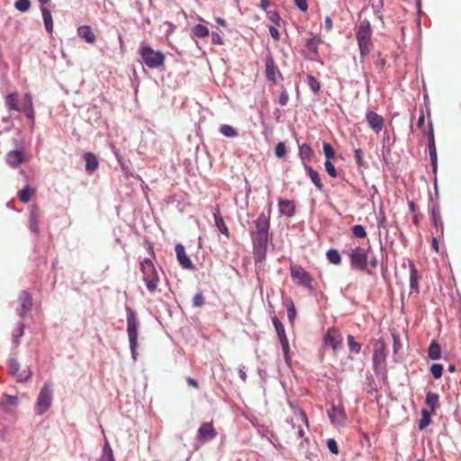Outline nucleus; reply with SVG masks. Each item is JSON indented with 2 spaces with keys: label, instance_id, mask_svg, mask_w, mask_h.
Segmentation results:
<instances>
[{
  "label": "nucleus",
  "instance_id": "1",
  "mask_svg": "<svg viewBox=\"0 0 461 461\" xmlns=\"http://www.w3.org/2000/svg\"><path fill=\"white\" fill-rule=\"evenodd\" d=\"M268 214L261 212L255 221L256 230L251 231L253 243V254L255 263H263L267 258V244L269 240L271 203H269Z\"/></svg>",
  "mask_w": 461,
  "mask_h": 461
},
{
  "label": "nucleus",
  "instance_id": "2",
  "mask_svg": "<svg viewBox=\"0 0 461 461\" xmlns=\"http://www.w3.org/2000/svg\"><path fill=\"white\" fill-rule=\"evenodd\" d=\"M140 271L147 289L150 294H155L158 290L159 276L153 262L149 258L142 260L140 263Z\"/></svg>",
  "mask_w": 461,
  "mask_h": 461
},
{
  "label": "nucleus",
  "instance_id": "3",
  "mask_svg": "<svg viewBox=\"0 0 461 461\" xmlns=\"http://www.w3.org/2000/svg\"><path fill=\"white\" fill-rule=\"evenodd\" d=\"M371 36L372 30L370 23L366 20L362 21L359 23L356 33L357 45L362 58L367 56L371 51L373 45Z\"/></svg>",
  "mask_w": 461,
  "mask_h": 461
},
{
  "label": "nucleus",
  "instance_id": "4",
  "mask_svg": "<svg viewBox=\"0 0 461 461\" xmlns=\"http://www.w3.org/2000/svg\"><path fill=\"white\" fill-rule=\"evenodd\" d=\"M371 247L356 246L348 253L350 267L354 270L366 271Z\"/></svg>",
  "mask_w": 461,
  "mask_h": 461
},
{
  "label": "nucleus",
  "instance_id": "5",
  "mask_svg": "<svg viewBox=\"0 0 461 461\" xmlns=\"http://www.w3.org/2000/svg\"><path fill=\"white\" fill-rule=\"evenodd\" d=\"M138 320L137 315L131 308L127 309V333L132 357L135 359L138 348Z\"/></svg>",
  "mask_w": 461,
  "mask_h": 461
},
{
  "label": "nucleus",
  "instance_id": "6",
  "mask_svg": "<svg viewBox=\"0 0 461 461\" xmlns=\"http://www.w3.org/2000/svg\"><path fill=\"white\" fill-rule=\"evenodd\" d=\"M52 402V388L51 383L46 382L41 387L38 395L36 403L34 405V411L36 415L44 414L51 406Z\"/></svg>",
  "mask_w": 461,
  "mask_h": 461
},
{
  "label": "nucleus",
  "instance_id": "7",
  "mask_svg": "<svg viewBox=\"0 0 461 461\" xmlns=\"http://www.w3.org/2000/svg\"><path fill=\"white\" fill-rule=\"evenodd\" d=\"M140 55L144 64L149 68H158L165 62V55L159 50H154L149 46L141 47Z\"/></svg>",
  "mask_w": 461,
  "mask_h": 461
},
{
  "label": "nucleus",
  "instance_id": "8",
  "mask_svg": "<svg viewBox=\"0 0 461 461\" xmlns=\"http://www.w3.org/2000/svg\"><path fill=\"white\" fill-rule=\"evenodd\" d=\"M290 273H291V277H292L293 281L296 285L305 287L310 291H312L313 289V286H312L313 278L310 275V273L307 272L303 267L296 265V264H291Z\"/></svg>",
  "mask_w": 461,
  "mask_h": 461
},
{
  "label": "nucleus",
  "instance_id": "9",
  "mask_svg": "<svg viewBox=\"0 0 461 461\" xmlns=\"http://www.w3.org/2000/svg\"><path fill=\"white\" fill-rule=\"evenodd\" d=\"M272 322H273V325L276 331V334L278 336L280 344L282 346V350L284 353L285 359L286 362H289L290 361V356H289L290 347H289L288 339L285 334V326L283 325V323L279 321V319L276 316H274L272 318Z\"/></svg>",
  "mask_w": 461,
  "mask_h": 461
},
{
  "label": "nucleus",
  "instance_id": "10",
  "mask_svg": "<svg viewBox=\"0 0 461 461\" xmlns=\"http://www.w3.org/2000/svg\"><path fill=\"white\" fill-rule=\"evenodd\" d=\"M9 373L14 376L17 382H26L32 377V371L29 367L21 370L20 363L16 358H10L8 360Z\"/></svg>",
  "mask_w": 461,
  "mask_h": 461
},
{
  "label": "nucleus",
  "instance_id": "11",
  "mask_svg": "<svg viewBox=\"0 0 461 461\" xmlns=\"http://www.w3.org/2000/svg\"><path fill=\"white\" fill-rule=\"evenodd\" d=\"M428 140H429V154L431 160V166L433 168V172L436 173L438 169V158H437V150H436V143H435V136L432 123H429V131H428Z\"/></svg>",
  "mask_w": 461,
  "mask_h": 461
},
{
  "label": "nucleus",
  "instance_id": "12",
  "mask_svg": "<svg viewBox=\"0 0 461 461\" xmlns=\"http://www.w3.org/2000/svg\"><path fill=\"white\" fill-rule=\"evenodd\" d=\"M20 306L17 308V312L20 316H25L32 308V298L28 291H22L18 297Z\"/></svg>",
  "mask_w": 461,
  "mask_h": 461
},
{
  "label": "nucleus",
  "instance_id": "13",
  "mask_svg": "<svg viewBox=\"0 0 461 461\" xmlns=\"http://www.w3.org/2000/svg\"><path fill=\"white\" fill-rule=\"evenodd\" d=\"M324 345L337 350L342 342V336L336 329H329L324 337Z\"/></svg>",
  "mask_w": 461,
  "mask_h": 461
},
{
  "label": "nucleus",
  "instance_id": "14",
  "mask_svg": "<svg viewBox=\"0 0 461 461\" xmlns=\"http://www.w3.org/2000/svg\"><path fill=\"white\" fill-rule=\"evenodd\" d=\"M280 77V71L276 65V62L271 54H268L266 57V77L268 81L272 82L274 85L276 84L277 77Z\"/></svg>",
  "mask_w": 461,
  "mask_h": 461
},
{
  "label": "nucleus",
  "instance_id": "15",
  "mask_svg": "<svg viewBox=\"0 0 461 461\" xmlns=\"http://www.w3.org/2000/svg\"><path fill=\"white\" fill-rule=\"evenodd\" d=\"M366 120L369 127L376 133L380 132L384 126V119L375 112H367L366 114Z\"/></svg>",
  "mask_w": 461,
  "mask_h": 461
},
{
  "label": "nucleus",
  "instance_id": "16",
  "mask_svg": "<svg viewBox=\"0 0 461 461\" xmlns=\"http://www.w3.org/2000/svg\"><path fill=\"white\" fill-rule=\"evenodd\" d=\"M328 415L331 423L336 426L342 425L347 418L344 409L341 406H336L334 404H332L328 411Z\"/></svg>",
  "mask_w": 461,
  "mask_h": 461
},
{
  "label": "nucleus",
  "instance_id": "17",
  "mask_svg": "<svg viewBox=\"0 0 461 461\" xmlns=\"http://www.w3.org/2000/svg\"><path fill=\"white\" fill-rule=\"evenodd\" d=\"M217 435V432L211 422H204L201 425L198 429V438L202 442H205L213 439Z\"/></svg>",
  "mask_w": 461,
  "mask_h": 461
},
{
  "label": "nucleus",
  "instance_id": "18",
  "mask_svg": "<svg viewBox=\"0 0 461 461\" xmlns=\"http://www.w3.org/2000/svg\"><path fill=\"white\" fill-rule=\"evenodd\" d=\"M26 160L25 154L22 149H14L8 152L6 157L7 164L12 167H17Z\"/></svg>",
  "mask_w": 461,
  "mask_h": 461
},
{
  "label": "nucleus",
  "instance_id": "19",
  "mask_svg": "<svg viewBox=\"0 0 461 461\" xmlns=\"http://www.w3.org/2000/svg\"><path fill=\"white\" fill-rule=\"evenodd\" d=\"M175 250L179 264L185 269H194V266L189 257L186 255L184 246L177 244L175 248Z\"/></svg>",
  "mask_w": 461,
  "mask_h": 461
},
{
  "label": "nucleus",
  "instance_id": "20",
  "mask_svg": "<svg viewBox=\"0 0 461 461\" xmlns=\"http://www.w3.org/2000/svg\"><path fill=\"white\" fill-rule=\"evenodd\" d=\"M279 212L288 218L295 214V204L292 200L279 199L278 200Z\"/></svg>",
  "mask_w": 461,
  "mask_h": 461
},
{
  "label": "nucleus",
  "instance_id": "21",
  "mask_svg": "<svg viewBox=\"0 0 461 461\" xmlns=\"http://www.w3.org/2000/svg\"><path fill=\"white\" fill-rule=\"evenodd\" d=\"M431 220L433 226L435 228V232H433V234L437 236H442L444 226L440 216V212L438 206H433V208L431 209Z\"/></svg>",
  "mask_w": 461,
  "mask_h": 461
},
{
  "label": "nucleus",
  "instance_id": "22",
  "mask_svg": "<svg viewBox=\"0 0 461 461\" xmlns=\"http://www.w3.org/2000/svg\"><path fill=\"white\" fill-rule=\"evenodd\" d=\"M39 220H40V213H39V208L37 206H32L30 210V216H29V229L34 232H39Z\"/></svg>",
  "mask_w": 461,
  "mask_h": 461
},
{
  "label": "nucleus",
  "instance_id": "23",
  "mask_svg": "<svg viewBox=\"0 0 461 461\" xmlns=\"http://www.w3.org/2000/svg\"><path fill=\"white\" fill-rule=\"evenodd\" d=\"M385 360L384 344L383 342L376 344L373 353V362L375 367L382 365Z\"/></svg>",
  "mask_w": 461,
  "mask_h": 461
},
{
  "label": "nucleus",
  "instance_id": "24",
  "mask_svg": "<svg viewBox=\"0 0 461 461\" xmlns=\"http://www.w3.org/2000/svg\"><path fill=\"white\" fill-rule=\"evenodd\" d=\"M213 217L215 221V226L221 231L223 235H225L227 238H230V232L228 230V227L226 226L223 218L221 215L219 207L215 208V211L213 212Z\"/></svg>",
  "mask_w": 461,
  "mask_h": 461
},
{
  "label": "nucleus",
  "instance_id": "25",
  "mask_svg": "<svg viewBox=\"0 0 461 461\" xmlns=\"http://www.w3.org/2000/svg\"><path fill=\"white\" fill-rule=\"evenodd\" d=\"M425 403L429 407V411L435 412L436 409L439 407V396L433 392H428L425 398Z\"/></svg>",
  "mask_w": 461,
  "mask_h": 461
},
{
  "label": "nucleus",
  "instance_id": "26",
  "mask_svg": "<svg viewBox=\"0 0 461 461\" xmlns=\"http://www.w3.org/2000/svg\"><path fill=\"white\" fill-rule=\"evenodd\" d=\"M78 35L84 39L87 43H94L95 41V35L88 25H81L77 29Z\"/></svg>",
  "mask_w": 461,
  "mask_h": 461
},
{
  "label": "nucleus",
  "instance_id": "27",
  "mask_svg": "<svg viewBox=\"0 0 461 461\" xmlns=\"http://www.w3.org/2000/svg\"><path fill=\"white\" fill-rule=\"evenodd\" d=\"M23 112L26 113V116L32 120V122H34V110H33V104H32V95L29 93H26L24 95V104H23Z\"/></svg>",
  "mask_w": 461,
  "mask_h": 461
},
{
  "label": "nucleus",
  "instance_id": "28",
  "mask_svg": "<svg viewBox=\"0 0 461 461\" xmlns=\"http://www.w3.org/2000/svg\"><path fill=\"white\" fill-rule=\"evenodd\" d=\"M41 14H42V18H43L45 28H46L47 32L50 34H51L53 32V21H52L51 13L45 6H41Z\"/></svg>",
  "mask_w": 461,
  "mask_h": 461
},
{
  "label": "nucleus",
  "instance_id": "29",
  "mask_svg": "<svg viewBox=\"0 0 461 461\" xmlns=\"http://www.w3.org/2000/svg\"><path fill=\"white\" fill-rule=\"evenodd\" d=\"M86 171L93 172L98 167V160L92 152H86L84 156Z\"/></svg>",
  "mask_w": 461,
  "mask_h": 461
},
{
  "label": "nucleus",
  "instance_id": "30",
  "mask_svg": "<svg viewBox=\"0 0 461 461\" xmlns=\"http://www.w3.org/2000/svg\"><path fill=\"white\" fill-rule=\"evenodd\" d=\"M5 104L9 110L20 112L21 108L18 104V94L12 93L5 97Z\"/></svg>",
  "mask_w": 461,
  "mask_h": 461
},
{
  "label": "nucleus",
  "instance_id": "31",
  "mask_svg": "<svg viewBox=\"0 0 461 461\" xmlns=\"http://www.w3.org/2000/svg\"><path fill=\"white\" fill-rule=\"evenodd\" d=\"M434 412L429 411L428 409L421 410V419L419 421V429H425L431 423V415Z\"/></svg>",
  "mask_w": 461,
  "mask_h": 461
},
{
  "label": "nucleus",
  "instance_id": "32",
  "mask_svg": "<svg viewBox=\"0 0 461 461\" xmlns=\"http://www.w3.org/2000/svg\"><path fill=\"white\" fill-rule=\"evenodd\" d=\"M309 177L311 178L312 182L314 184V185L317 187L319 191H322L323 185L321 180V176L319 173L312 169L311 167H306Z\"/></svg>",
  "mask_w": 461,
  "mask_h": 461
},
{
  "label": "nucleus",
  "instance_id": "33",
  "mask_svg": "<svg viewBox=\"0 0 461 461\" xmlns=\"http://www.w3.org/2000/svg\"><path fill=\"white\" fill-rule=\"evenodd\" d=\"M440 355L441 349L439 345L435 341L431 342L428 349V357L432 360H437L440 358Z\"/></svg>",
  "mask_w": 461,
  "mask_h": 461
},
{
  "label": "nucleus",
  "instance_id": "34",
  "mask_svg": "<svg viewBox=\"0 0 461 461\" xmlns=\"http://www.w3.org/2000/svg\"><path fill=\"white\" fill-rule=\"evenodd\" d=\"M35 194V189L33 188H31L29 185H26L23 189H22L18 195H19V199L26 203H28L32 196Z\"/></svg>",
  "mask_w": 461,
  "mask_h": 461
},
{
  "label": "nucleus",
  "instance_id": "35",
  "mask_svg": "<svg viewBox=\"0 0 461 461\" xmlns=\"http://www.w3.org/2000/svg\"><path fill=\"white\" fill-rule=\"evenodd\" d=\"M18 398L16 396L4 395L0 400V406L5 410H8L10 406H16Z\"/></svg>",
  "mask_w": 461,
  "mask_h": 461
},
{
  "label": "nucleus",
  "instance_id": "36",
  "mask_svg": "<svg viewBox=\"0 0 461 461\" xmlns=\"http://www.w3.org/2000/svg\"><path fill=\"white\" fill-rule=\"evenodd\" d=\"M328 260L334 265H339L341 263V257L337 249H330L326 253Z\"/></svg>",
  "mask_w": 461,
  "mask_h": 461
},
{
  "label": "nucleus",
  "instance_id": "37",
  "mask_svg": "<svg viewBox=\"0 0 461 461\" xmlns=\"http://www.w3.org/2000/svg\"><path fill=\"white\" fill-rule=\"evenodd\" d=\"M99 461H115L111 446L105 443Z\"/></svg>",
  "mask_w": 461,
  "mask_h": 461
},
{
  "label": "nucleus",
  "instance_id": "38",
  "mask_svg": "<svg viewBox=\"0 0 461 461\" xmlns=\"http://www.w3.org/2000/svg\"><path fill=\"white\" fill-rule=\"evenodd\" d=\"M192 32L194 35L197 38H205L209 35V29L203 25V24H196L193 29Z\"/></svg>",
  "mask_w": 461,
  "mask_h": 461
},
{
  "label": "nucleus",
  "instance_id": "39",
  "mask_svg": "<svg viewBox=\"0 0 461 461\" xmlns=\"http://www.w3.org/2000/svg\"><path fill=\"white\" fill-rule=\"evenodd\" d=\"M321 42V39L318 37H312L308 39L306 41V47L309 51L317 54L318 53V45Z\"/></svg>",
  "mask_w": 461,
  "mask_h": 461
},
{
  "label": "nucleus",
  "instance_id": "40",
  "mask_svg": "<svg viewBox=\"0 0 461 461\" xmlns=\"http://www.w3.org/2000/svg\"><path fill=\"white\" fill-rule=\"evenodd\" d=\"M306 81L310 88L314 92L318 93L320 91L321 86L319 81L312 76L307 75Z\"/></svg>",
  "mask_w": 461,
  "mask_h": 461
},
{
  "label": "nucleus",
  "instance_id": "41",
  "mask_svg": "<svg viewBox=\"0 0 461 461\" xmlns=\"http://www.w3.org/2000/svg\"><path fill=\"white\" fill-rule=\"evenodd\" d=\"M220 131L226 137H236L238 135V131L231 127L230 125L224 124L220 128Z\"/></svg>",
  "mask_w": 461,
  "mask_h": 461
},
{
  "label": "nucleus",
  "instance_id": "42",
  "mask_svg": "<svg viewBox=\"0 0 461 461\" xmlns=\"http://www.w3.org/2000/svg\"><path fill=\"white\" fill-rule=\"evenodd\" d=\"M348 345L352 352L359 353L361 350V345L355 340V338L352 335L348 336Z\"/></svg>",
  "mask_w": 461,
  "mask_h": 461
},
{
  "label": "nucleus",
  "instance_id": "43",
  "mask_svg": "<svg viewBox=\"0 0 461 461\" xmlns=\"http://www.w3.org/2000/svg\"><path fill=\"white\" fill-rule=\"evenodd\" d=\"M410 286L415 292H419L417 270L414 267L411 270Z\"/></svg>",
  "mask_w": 461,
  "mask_h": 461
},
{
  "label": "nucleus",
  "instance_id": "44",
  "mask_svg": "<svg viewBox=\"0 0 461 461\" xmlns=\"http://www.w3.org/2000/svg\"><path fill=\"white\" fill-rule=\"evenodd\" d=\"M351 230L356 238L363 239L366 237V231L365 228L360 224L354 225Z\"/></svg>",
  "mask_w": 461,
  "mask_h": 461
},
{
  "label": "nucleus",
  "instance_id": "45",
  "mask_svg": "<svg viewBox=\"0 0 461 461\" xmlns=\"http://www.w3.org/2000/svg\"><path fill=\"white\" fill-rule=\"evenodd\" d=\"M430 373L435 379H439L443 374V366L440 364H433L430 366Z\"/></svg>",
  "mask_w": 461,
  "mask_h": 461
},
{
  "label": "nucleus",
  "instance_id": "46",
  "mask_svg": "<svg viewBox=\"0 0 461 461\" xmlns=\"http://www.w3.org/2000/svg\"><path fill=\"white\" fill-rule=\"evenodd\" d=\"M14 6L20 12H27L31 7L30 0H17Z\"/></svg>",
  "mask_w": 461,
  "mask_h": 461
},
{
  "label": "nucleus",
  "instance_id": "47",
  "mask_svg": "<svg viewBox=\"0 0 461 461\" xmlns=\"http://www.w3.org/2000/svg\"><path fill=\"white\" fill-rule=\"evenodd\" d=\"M287 317L291 323H293L295 320L296 310L293 301H290L289 304L287 305Z\"/></svg>",
  "mask_w": 461,
  "mask_h": 461
},
{
  "label": "nucleus",
  "instance_id": "48",
  "mask_svg": "<svg viewBox=\"0 0 461 461\" xmlns=\"http://www.w3.org/2000/svg\"><path fill=\"white\" fill-rule=\"evenodd\" d=\"M323 153H324L327 160H329V161L331 158H333L334 156H335V152H334L333 148L331 147L330 144L326 143V142L323 143Z\"/></svg>",
  "mask_w": 461,
  "mask_h": 461
},
{
  "label": "nucleus",
  "instance_id": "49",
  "mask_svg": "<svg viewBox=\"0 0 461 461\" xmlns=\"http://www.w3.org/2000/svg\"><path fill=\"white\" fill-rule=\"evenodd\" d=\"M205 303L204 296L202 292H199L194 294L193 298V305L194 307H202Z\"/></svg>",
  "mask_w": 461,
  "mask_h": 461
},
{
  "label": "nucleus",
  "instance_id": "50",
  "mask_svg": "<svg viewBox=\"0 0 461 461\" xmlns=\"http://www.w3.org/2000/svg\"><path fill=\"white\" fill-rule=\"evenodd\" d=\"M286 153V147L284 142H278L275 148V154L277 158H284Z\"/></svg>",
  "mask_w": 461,
  "mask_h": 461
},
{
  "label": "nucleus",
  "instance_id": "51",
  "mask_svg": "<svg viewBox=\"0 0 461 461\" xmlns=\"http://www.w3.org/2000/svg\"><path fill=\"white\" fill-rule=\"evenodd\" d=\"M324 167H325V169L327 171V173L329 174V176H330L331 177H337L338 176V173H337V170L334 167V165L330 162V160H326L325 163H324Z\"/></svg>",
  "mask_w": 461,
  "mask_h": 461
},
{
  "label": "nucleus",
  "instance_id": "52",
  "mask_svg": "<svg viewBox=\"0 0 461 461\" xmlns=\"http://www.w3.org/2000/svg\"><path fill=\"white\" fill-rule=\"evenodd\" d=\"M327 447L330 453L333 455L339 454V447L337 441L334 438H329L327 441Z\"/></svg>",
  "mask_w": 461,
  "mask_h": 461
},
{
  "label": "nucleus",
  "instance_id": "53",
  "mask_svg": "<svg viewBox=\"0 0 461 461\" xmlns=\"http://www.w3.org/2000/svg\"><path fill=\"white\" fill-rule=\"evenodd\" d=\"M355 158L359 167L364 166L363 151L361 150V149H355Z\"/></svg>",
  "mask_w": 461,
  "mask_h": 461
},
{
  "label": "nucleus",
  "instance_id": "54",
  "mask_svg": "<svg viewBox=\"0 0 461 461\" xmlns=\"http://www.w3.org/2000/svg\"><path fill=\"white\" fill-rule=\"evenodd\" d=\"M289 101V95H288V93L284 90L281 94H280V96H279V99H278V103L282 105V106H285L287 104Z\"/></svg>",
  "mask_w": 461,
  "mask_h": 461
},
{
  "label": "nucleus",
  "instance_id": "55",
  "mask_svg": "<svg viewBox=\"0 0 461 461\" xmlns=\"http://www.w3.org/2000/svg\"><path fill=\"white\" fill-rule=\"evenodd\" d=\"M212 42L216 45H222L223 40L220 33L213 32L212 33Z\"/></svg>",
  "mask_w": 461,
  "mask_h": 461
},
{
  "label": "nucleus",
  "instance_id": "56",
  "mask_svg": "<svg viewBox=\"0 0 461 461\" xmlns=\"http://www.w3.org/2000/svg\"><path fill=\"white\" fill-rule=\"evenodd\" d=\"M296 6L303 12L307 11L308 4L307 0H294Z\"/></svg>",
  "mask_w": 461,
  "mask_h": 461
},
{
  "label": "nucleus",
  "instance_id": "57",
  "mask_svg": "<svg viewBox=\"0 0 461 461\" xmlns=\"http://www.w3.org/2000/svg\"><path fill=\"white\" fill-rule=\"evenodd\" d=\"M269 33L271 35V37L276 41H278L279 39H280V33H279V31L277 30V28L274 27V26H270L269 27Z\"/></svg>",
  "mask_w": 461,
  "mask_h": 461
},
{
  "label": "nucleus",
  "instance_id": "58",
  "mask_svg": "<svg viewBox=\"0 0 461 461\" xmlns=\"http://www.w3.org/2000/svg\"><path fill=\"white\" fill-rule=\"evenodd\" d=\"M268 18H269L272 22H274V23H279V21H280V16H279V14H278L276 11H273V12H272V11H270V12H268Z\"/></svg>",
  "mask_w": 461,
  "mask_h": 461
},
{
  "label": "nucleus",
  "instance_id": "59",
  "mask_svg": "<svg viewBox=\"0 0 461 461\" xmlns=\"http://www.w3.org/2000/svg\"><path fill=\"white\" fill-rule=\"evenodd\" d=\"M293 429L295 430V434H296L297 438H303L304 436L305 432H304L303 429L301 427V425L295 426L294 424Z\"/></svg>",
  "mask_w": 461,
  "mask_h": 461
},
{
  "label": "nucleus",
  "instance_id": "60",
  "mask_svg": "<svg viewBox=\"0 0 461 461\" xmlns=\"http://www.w3.org/2000/svg\"><path fill=\"white\" fill-rule=\"evenodd\" d=\"M325 29L327 31H330L333 27V22L332 19L330 16H327L324 21Z\"/></svg>",
  "mask_w": 461,
  "mask_h": 461
},
{
  "label": "nucleus",
  "instance_id": "61",
  "mask_svg": "<svg viewBox=\"0 0 461 461\" xmlns=\"http://www.w3.org/2000/svg\"><path fill=\"white\" fill-rule=\"evenodd\" d=\"M186 382H187V384H188L190 386H192V387H194V388H198V382H197L194 378H193V377H187V378H186Z\"/></svg>",
  "mask_w": 461,
  "mask_h": 461
},
{
  "label": "nucleus",
  "instance_id": "62",
  "mask_svg": "<svg viewBox=\"0 0 461 461\" xmlns=\"http://www.w3.org/2000/svg\"><path fill=\"white\" fill-rule=\"evenodd\" d=\"M424 123H425V116L423 113H421L418 119L417 125L419 128H422L424 126Z\"/></svg>",
  "mask_w": 461,
  "mask_h": 461
},
{
  "label": "nucleus",
  "instance_id": "63",
  "mask_svg": "<svg viewBox=\"0 0 461 461\" xmlns=\"http://www.w3.org/2000/svg\"><path fill=\"white\" fill-rule=\"evenodd\" d=\"M368 264L373 267V268H375L377 267L378 266V260L376 259V258L373 257L370 258V260L368 261Z\"/></svg>",
  "mask_w": 461,
  "mask_h": 461
},
{
  "label": "nucleus",
  "instance_id": "64",
  "mask_svg": "<svg viewBox=\"0 0 461 461\" xmlns=\"http://www.w3.org/2000/svg\"><path fill=\"white\" fill-rule=\"evenodd\" d=\"M269 5H270L269 0H261L260 1V7L263 10H267Z\"/></svg>",
  "mask_w": 461,
  "mask_h": 461
}]
</instances>
